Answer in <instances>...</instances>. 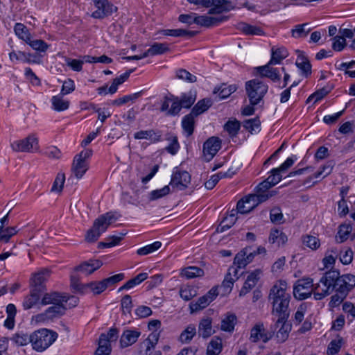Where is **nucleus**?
Wrapping results in <instances>:
<instances>
[{
    "label": "nucleus",
    "mask_w": 355,
    "mask_h": 355,
    "mask_svg": "<svg viewBox=\"0 0 355 355\" xmlns=\"http://www.w3.org/2000/svg\"><path fill=\"white\" fill-rule=\"evenodd\" d=\"M71 286L76 291L81 294L86 293V284H81L79 278L76 275L71 276Z\"/></svg>",
    "instance_id": "64"
},
{
    "label": "nucleus",
    "mask_w": 355,
    "mask_h": 355,
    "mask_svg": "<svg viewBox=\"0 0 355 355\" xmlns=\"http://www.w3.org/2000/svg\"><path fill=\"white\" fill-rule=\"evenodd\" d=\"M51 275V270L47 268H43L37 272L34 273L31 278V288L37 289L39 292L44 293L46 291L44 283L48 280Z\"/></svg>",
    "instance_id": "11"
},
{
    "label": "nucleus",
    "mask_w": 355,
    "mask_h": 355,
    "mask_svg": "<svg viewBox=\"0 0 355 355\" xmlns=\"http://www.w3.org/2000/svg\"><path fill=\"white\" fill-rule=\"evenodd\" d=\"M212 105V101L209 98H204L199 101L192 108L191 113L196 116L207 110Z\"/></svg>",
    "instance_id": "40"
},
{
    "label": "nucleus",
    "mask_w": 355,
    "mask_h": 355,
    "mask_svg": "<svg viewBox=\"0 0 355 355\" xmlns=\"http://www.w3.org/2000/svg\"><path fill=\"white\" fill-rule=\"evenodd\" d=\"M182 110L179 97L169 94L164 98L160 111L165 112L166 116H176Z\"/></svg>",
    "instance_id": "7"
},
{
    "label": "nucleus",
    "mask_w": 355,
    "mask_h": 355,
    "mask_svg": "<svg viewBox=\"0 0 355 355\" xmlns=\"http://www.w3.org/2000/svg\"><path fill=\"white\" fill-rule=\"evenodd\" d=\"M12 340L19 346H24L29 343L32 344L31 334L28 336L23 332L16 333L12 338Z\"/></svg>",
    "instance_id": "51"
},
{
    "label": "nucleus",
    "mask_w": 355,
    "mask_h": 355,
    "mask_svg": "<svg viewBox=\"0 0 355 355\" xmlns=\"http://www.w3.org/2000/svg\"><path fill=\"white\" fill-rule=\"evenodd\" d=\"M162 246V243L159 241H155L152 244L147 245L143 248L137 250V254L140 256H145L148 254L153 253L157 250Z\"/></svg>",
    "instance_id": "53"
},
{
    "label": "nucleus",
    "mask_w": 355,
    "mask_h": 355,
    "mask_svg": "<svg viewBox=\"0 0 355 355\" xmlns=\"http://www.w3.org/2000/svg\"><path fill=\"white\" fill-rule=\"evenodd\" d=\"M288 55L287 50L284 47H280L271 49V58L269 61V64H279L282 60L285 59Z\"/></svg>",
    "instance_id": "27"
},
{
    "label": "nucleus",
    "mask_w": 355,
    "mask_h": 355,
    "mask_svg": "<svg viewBox=\"0 0 355 355\" xmlns=\"http://www.w3.org/2000/svg\"><path fill=\"white\" fill-rule=\"evenodd\" d=\"M162 134L160 130L153 129L148 130H140L134 134L135 139H148L150 143L155 144L162 140Z\"/></svg>",
    "instance_id": "18"
},
{
    "label": "nucleus",
    "mask_w": 355,
    "mask_h": 355,
    "mask_svg": "<svg viewBox=\"0 0 355 355\" xmlns=\"http://www.w3.org/2000/svg\"><path fill=\"white\" fill-rule=\"evenodd\" d=\"M96 10L91 16L94 19H102L117 11V8L108 0H98L94 3Z\"/></svg>",
    "instance_id": "8"
},
{
    "label": "nucleus",
    "mask_w": 355,
    "mask_h": 355,
    "mask_svg": "<svg viewBox=\"0 0 355 355\" xmlns=\"http://www.w3.org/2000/svg\"><path fill=\"white\" fill-rule=\"evenodd\" d=\"M268 89V85L259 79H252L245 83L246 94L252 105H258L263 100Z\"/></svg>",
    "instance_id": "4"
},
{
    "label": "nucleus",
    "mask_w": 355,
    "mask_h": 355,
    "mask_svg": "<svg viewBox=\"0 0 355 355\" xmlns=\"http://www.w3.org/2000/svg\"><path fill=\"white\" fill-rule=\"evenodd\" d=\"M221 148V139L217 137L209 138L203 144V157L205 161L209 162Z\"/></svg>",
    "instance_id": "10"
},
{
    "label": "nucleus",
    "mask_w": 355,
    "mask_h": 355,
    "mask_svg": "<svg viewBox=\"0 0 355 355\" xmlns=\"http://www.w3.org/2000/svg\"><path fill=\"white\" fill-rule=\"evenodd\" d=\"M116 219L117 218L112 212H107L99 216L94 221L92 227L87 230L85 240L89 243L96 241L101 234L105 232Z\"/></svg>",
    "instance_id": "2"
},
{
    "label": "nucleus",
    "mask_w": 355,
    "mask_h": 355,
    "mask_svg": "<svg viewBox=\"0 0 355 355\" xmlns=\"http://www.w3.org/2000/svg\"><path fill=\"white\" fill-rule=\"evenodd\" d=\"M268 241L270 243H277L278 246H280L287 242L288 237L282 231L278 229H272L270 232Z\"/></svg>",
    "instance_id": "29"
},
{
    "label": "nucleus",
    "mask_w": 355,
    "mask_h": 355,
    "mask_svg": "<svg viewBox=\"0 0 355 355\" xmlns=\"http://www.w3.org/2000/svg\"><path fill=\"white\" fill-rule=\"evenodd\" d=\"M180 297L185 301H189L197 295V291L193 286H186L180 290Z\"/></svg>",
    "instance_id": "55"
},
{
    "label": "nucleus",
    "mask_w": 355,
    "mask_h": 355,
    "mask_svg": "<svg viewBox=\"0 0 355 355\" xmlns=\"http://www.w3.org/2000/svg\"><path fill=\"white\" fill-rule=\"evenodd\" d=\"M211 8L208 13L210 15L220 14L241 7H248V2L243 3H234L228 0H210Z\"/></svg>",
    "instance_id": "6"
},
{
    "label": "nucleus",
    "mask_w": 355,
    "mask_h": 355,
    "mask_svg": "<svg viewBox=\"0 0 355 355\" xmlns=\"http://www.w3.org/2000/svg\"><path fill=\"white\" fill-rule=\"evenodd\" d=\"M271 65L268 62L263 66L257 67L256 70L261 77L268 78L274 83L278 82L281 79V76L278 69L272 67Z\"/></svg>",
    "instance_id": "16"
},
{
    "label": "nucleus",
    "mask_w": 355,
    "mask_h": 355,
    "mask_svg": "<svg viewBox=\"0 0 355 355\" xmlns=\"http://www.w3.org/2000/svg\"><path fill=\"white\" fill-rule=\"evenodd\" d=\"M182 276L185 277L187 279H192L204 275V270L197 266H189L184 268L182 273Z\"/></svg>",
    "instance_id": "44"
},
{
    "label": "nucleus",
    "mask_w": 355,
    "mask_h": 355,
    "mask_svg": "<svg viewBox=\"0 0 355 355\" xmlns=\"http://www.w3.org/2000/svg\"><path fill=\"white\" fill-rule=\"evenodd\" d=\"M148 278V274L146 272H142L138 274L136 277L134 278L130 279L125 284H123L122 286H121L118 292H121L123 290H128L130 288H133L136 285L139 284L144 280H146Z\"/></svg>",
    "instance_id": "37"
},
{
    "label": "nucleus",
    "mask_w": 355,
    "mask_h": 355,
    "mask_svg": "<svg viewBox=\"0 0 355 355\" xmlns=\"http://www.w3.org/2000/svg\"><path fill=\"white\" fill-rule=\"evenodd\" d=\"M121 305L123 313L124 315L130 314L132 307V297L129 295H125L121 300Z\"/></svg>",
    "instance_id": "63"
},
{
    "label": "nucleus",
    "mask_w": 355,
    "mask_h": 355,
    "mask_svg": "<svg viewBox=\"0 0 355 355\" xmlns=\"http://www.w3.org/2000/svg\"><path fill=\"white\" fill-rule=\"evenodd\" d=\"M352 230V227L351 225L348 224H342L339 227V230L338 232V234L336 236V239L338 243H343L345 241H346L348 237L349 234H350L351 231Z\"/></svg>",
    "instance_id": "47"
},
{
    "label": "nucleus",
    "mask_w": 355,
    "mask_h": 355,
    "mask_svg": "<svg viewBox=\"0 0 355 355\" xmlns=\"http://www.w3.org/2000/svg\"><path fill=\"white\" fill-rule=\"evenodd\" d=\"M196 99V92L189 91L187 93H182L179 97L182 108H190Z\"/></svg>",
    "instance_id": "35"
},
{
    "label": "nucleus",
    "mask_w": 355,
    "mask_h": 355,
    "mask_svg": "<svg viewBox=\"0 0 355 355\" xmlns=\"http://www.w3.org/2000/svg\"><path fill=\"white\" fill-rule=\"evenodd\" d=\"M190 182L191 175L187 171L177 169L173 171L169 184L172 188L182 191L188 187V184Z\"/></svg>",
    "instance_id": "9"
},
{
    "label": "nucleus",
    "mask_w": 355,
    "mask_h": 355,
    "mask_svg": "<svg viewBox=\"0 0 355 355\" xmlns=\"http://www.w3.org/2000/svg\"><path fill=\"white\" fill-rule=\"evenodd\" d=\"M63 293L53 292L50 293H45L41 300L42 305H46L49 304H55L60 302H63Z\"/></svg>",
    "instance_id": "32"
},
{
    "label": "nucleus",
    "mask_w": 355,
    "mask_h": 355,
    "mask_svg": "<svg viewBox=\"0 0 355 355\" xmlns=\"http://www.w3.org/2000/svg\"><path fill=\"white\" fill-rule=\"evenodd\" d=\"M34 50L40 52H45L49 47V45L42 40H32L31 37H30V41L26 42Z\"/></svg>",
    "instance_id": "61"
},
{
    "label": "nucleus",
    "mask_w": 355,
    "mask_h": 355,
    "mask_svg": "<svg viewBox=\"0 0 355 355\" xmlns=\"http://www.w3.org/2000/svg\"><path fill=\"white\" fill-rule=\"evenodd\" d=\"M125 234L126 232H121L119 235L109 236L106 239V241L99 242L98 243V248L101 249L115 246L120 243Z\"/></svg>",
    "instance_id": "34"
},
{
    "label": "nucleus",
    "mask_w": 355,
    "mask_h": 355,
    "mask_svg": "<svg viewBox=\"0 0 355 355\" xmlns=\"http://www.w3.org/2000/svg\"><path fill=\"white\" fill-rule=\"evenodd\" d=\"M309 26V24L305 23L302 24H299L295 26L291 31L292 36L294 37H304L307 35V34L311 31V28H308L305 29V27Z\"/></svg>",
    "instance_id": "56"
},
{
    "label": "nucleus",
    "mask_w": 355,
    "mask_h": 355,
    "mask_svg": "<svg viewBox=\"0 0 355 355\" xmlns=\"http://www.w3.org/2000/svg\"><path fill=\"white\" fill-rule=\"evenodd\" d=\"M286 282L280 281L278 284H275L271 288L268 296L272 305V314L279 318V321L288 320L290 316L288 306L291 295L286 293Z\"/></svg>",
    "instance_id": "1"
},
{
    "label": "nucleus",
    "mask_w": 355,
    "mask_h": 355,
    "mask_svg": "<svg viewBox=\"0 0 355 355\" xmlns=\"http://www.w3.org/2000/svg\"><path fill=\"white\" fill-rule=\"evenodd\" d=\"M67 307L63 302H60L49 307L45 311V315L48 318H53L63 315L65 313Z\"/></svg>",
    "instance_id": "30"
},
{
    "label": "nucleus",
    "mask_w": 355,
    "mask_h": 355,
    "mask_svg": "<svg viewBox=\"0 0 355 355\" xmlns=\"http://www.w3.org/2000/svg\"><path fill=\"white\" fill-rule=\"evenodd\" d=\"M52 107L58 112L66 110L69 107V101L63 98V95L53 96L51 98Z\"/></svg>",
    "instance_id": "33"
},
{
    "label": "nucleus",
    "mask_w": 355,
    "mask_h": 355,
    "mask_svg": "<svg viewBox=\"0 0 355 355\" xmlns=\"http://www.w3.org/2000/svg\"><path fill=\"white\" fill-rule=\"evenodd\" d=\"M210 304V300L205 295H203L198 299L196 302H191L189 304V309L191 313L197 312L206 308Z\"/></svg>",
    "instance_id": "42"
},
{
    "label": "nucleus",
    "mask_w": 355,
    "mask_h": 355,
    "mask_svg": "<svg viewBox=\"0 0 355 355\" xmlns=\"http://www.w3.org/2000/svg\"><path fill=\"white\" fill-rule=\"evenodd\" d=\"M222 348L221 339L218 337H214L207 346V355H218L221 352Z\"/></svg>",
    "instance_id": "39"
},
{
    "label": "nucleus",
    "mask_w": 355,
    "mask_h": 355,
    "mask_svg": "<svg viewBox=\"0 0 355 355\" xmlns=\"http://www.w3.org/2000/svg\"><path fill=\"white\" fill-rule=\"evenodd\" d=\"M107 288L104 282H92L86 284V293L88 290H90L95 295L101 294Z\"/></svg>",
    "instance_id": "50"
},
{
    "label": "nucleus",
    "mask_w": 355,
    "mask_h": 355,
    "mask_svg": "<svg viewBox=\"0 0 355 355\" xmlns=\"http://www.w3.org/2000/svg\"><path fill=\"white\" fill-rule=\"evenodd\" d=\"M88 170V163L85 160L80 159V158L74 157L71 171L74 175L78 178H81L86 171Z\"/></svg>",
    "instance_id": "23"
},
{
    "label": "nucleus",
    "mask_w": 355,
    "mask_h": 355,
    "mask_svg": "<svg viewBox=\"0 0 355 355\" xmlns=\"http://www.w3.org/2000/svg\"><path fill=\"white\" fill-rule=\"evenodd\" d=\"M333 290H335L336 293L338 294L346 297L349 292L352 291V288H351L344 282L338 280V282L334 285Z\"/></svg>",
    "instance_id": "59"
},
{
    "label": "nucleus",
    "mask_w": 355,
    "mask_h": 355,
    "mask_svg": "<svg viewBox=\"0 0 355 355\" xmlns=\"http://www.w3.org/2000/svg\"><path fill=\"white\" fill-rule=\"evenodd\" d=\"M169 51L168 46L166 43H154L146 51L144 52V56H153L156 55L163 54Z\"/></svg>",
    "instance_id": "31"
},
{
    "label": "nucleus",
    "mask_w": 355,
    "mask_h": 355,
    "mask_svg": "<svg viewBox=\"0 0 355 355\" xmlns=\"http://www.w3.org/2000/svg\"><path fill=\"white\" fill-rule=\"evenodd\" d=\"M141 336V331L137 329H127L123 331L120 338V346L125 348L135 343Z\"/></svg>",
    "instance_id": "14"
},
{
    "label": "nucleus",
    "mask_w": 355,
    "mask_h": 355,
    "mask_svg": "<svg viewBox=\"0 0 355 355\" xmlns=\"http://www.w3.org/2000/svg\"><path fill=\"white\" fill-rule=\"evenodd\" d=\"M237 89V87L235 85H227L226 84H222L218 88H215L214 90V94H218L220 99H224L230 96Z\"/></svg>",
    "instance_id": "38"
},
{
    "label": "nucleus",
    "mask_w": 355,
    "mask_h": 355,
    "mask_svg": "<svg viewBox=\"0 0 355 355\" xmlns=\"http://www.w3.org/2000/svg\"><path fill=\"white\" fill-rule=\"evenodd\" d=\"M42 294L43 293L39 292L37 289L31 288L30 293L24 299L22 303L24 309H30L37 304L40 302Z\"/></svg>",
    "instance_id": "20"
},
{
    "label": "nucleus",
    "mask_w": 355,
    "mask_h": 355,
    "mask_svg": "<svg viewBox=\"0 0 355 355\" xmlns=\"http://www.w3.org/2000/svg\"><path fill=\"white\" fill-rule=\"evenodd\" d=\"M163 35L173 37H193L197 35V31H187L184 29H165L162 31Z\"/></svg>",
    "instance_id": "36"
},
{
    "label": "nucleus",
    "mask_w": 355,
    "mask_h": 355,
    "mask_svg": "<svg viewBox=\"0 0 355 355\" xmlns=\"http://www.w3.org/2000/svg\"><path fill=\"white\" fill-rule=\"evenodd\" d=\"M102 265V261L98 259H89L76 266L75 270L80 271L85 275H89L100 268Z\"/></svg>",
    "instance_id": "17"
},
{
    "label": "nucleus",
    "mask_w": 355,
    "mask_h": 355,
    "mask_svg": "<svg viewBox=\"0 0 355 355\" xmlns=\"http://www.w3.org/2000/svg\"><path fill=\"white\" fill-rule=\"evenodd\" d=\"M261 272L259 270H255L248 275L243 286L241 288L239 296H244L248 293L257 284L259 280V275Z\"/></svg>",
    "instance_id": "19"
},
{
    "label": "nucleus",
    "mask_w": 355,
    "mask_h": 355,
    "mask_svg": "<svg viewBox=\"0 0 355 355\" xmlns=\"http://www.w3.org/2000/svg\"><path fill=\"white\" fill-rule=\"evenodd\" d=\"M227 19V17H208L206 15L195 16L193 17V23L205 27H211L212 26L218 25Z\"/></svg>",
    "instance_id": "15"
},
{
    "label": "nucleus",
    "mask_w": 355,
    "mask_h": 355,
    "mask_svg": "<svg viewBox=\"0 0 355 355\" xmlns=\"http://www.w3.org/2000/svg\"><path fill=\"white\" fill-rule=\"evenodd\" d=\"M338 280H341V276H340L339 271L336 270L327 272L322 277V282L327 283V281H329L334 285L336 284Z\"/></svg>",
    "instance_id": "57"
},
{
    "label": "nucleus",
    "mask_w": 355,
    "mask_h": 355,
    "mask_svg": "<svg viewBox=\"0 0 355 355\" xmlns=\"http://www.w3.org/2000/svg\"><path fill=\"white\" fill-rule=\"evenodd\" d=\"M236 28L245 35H263L265 34L261 27L252 26L245 22H239L236 25Z\"/></svg>",
    "instance_id": "21"
},
{
    "label": "nucleus",
    "mask_w": 355,
    "mask_h": 355,
    "mask_svg": "<svg viewBox=\"0 0 355 355\" xmlns=\"http://www.w3.org/2000/svg\"><path fill=\"white\" fill-rule=\"evenodd\" d=\"M32 347L37 352H43L57 339L58 334L47 329H40L31 334Z\"/></svg>",
    "instance_id": "3"
},
{
    "label": "nucleus",
    "mask_w": 355,
    "mask_h": 355,
    "mask_svg": "<svg viewBox=\"0 0 355 355\" xmlns=\"http://www.w3.org/2000/svg\"><path fill=\"white\" fill-rule=\"evenodd\" d=\"M257 206V203H255V201H252V199H251V195H250L249 196L245 197L238 201L236 209L239 213L247 214Z\"/></svg>",
    "instance_id": "24"
},
{
    "label": "nucleus",
    "mask_w": 355,
    "mask_h": 355,
    "mask_svg": "<svg viewBox=\"0 0 355 355\" xmlns=\"http://www.w3.org/2000/svg\"><path fill=\"white\" fill-rule=\"evenodd\" d=\"M18 232L16 227H9L5 228L3 225H0V241L8 243L10 239Z\"/></svg>",
    "instance_id": "46"
},
{
    "label": "nucleus",
    "mask_w": 355,
    "mask_h": 355,
    "mask_svg": "<svg viewBox=\"0 0 355 355\" xmlns=\"http://www.w3.org/2000/svg\"><path fill=\"white\" fill-rule=\"evenodd\" d=\"M264 327L263 324H256L252 329L250 333V339L252 342H257L262 340L264 343L269 340L271 336H268L264 334Z\"/></svg>",
    "instance_id": "26"
},
{
    "label": "nucleus",
    "mask_w": 355,
    "mask_h": 355,
    "mask_svg": "<svg viewBox=\"0 0 355 355\" xmlns=\"http://www.w3.org/2000/svg\"><path fill=\"white\" fill-rule=\"evenodd\" d=\"M212 321L209 318H202L198 325V334L200 336L207 338L214 334L212 330Z\"/></svg>",
    "instance_id": "25"
},
{
    "label": "nucleus",
    "mask_w": 355,
    "mask_h": 355,
    "mask_svg": "<svg viewBox=\"0 0 355 355\" xmlns=\"http://www.w3.org/2000/svg\"><path fill=\"white\" fill-rule=\"evenodd\" d=\"M104 336H100L98 347L95 352V355H110L112 351L111 345L107 340L103 338Z\"/></svg>",
    "instance_id": "45"
},
{
    "label": "nucleus",
    "mask_w": 355,
    "mask_h": 355,
    "mask_svg": "<svg viewBox=\"0 0 355 355\" xmlns=\"http://www.w3.org/2000/svg\"><path fill=\"white\" fill-rule=\"evenodd\" d=\"M14 31L15 34L22 40L26 42L27 41H30L31 35L27 27L24 24L21 23H17L14 27Z\"/></svg>",
    "instance_id": "48"
},
{
    "label": "nucleus",
    "mask_w": 355,
    "mask_h": 355,
    "mask_svg": "<svg viewBox=\"0 0 355 355\" xmlns=\"http://www.w3.org/2000/svg\"><path fill=\"white\" fill-rule=\"evenodd\" d=\"M291 327L288 320L279 321V318L277 319L274 325V331L277 332L276 336L279 343H283L288 338Z\"/></svg>",
    "instance_id": "13"
},
{
    "label": "nucleus",
    "mask_w": 355,
    "mask_h": 355,
    "mask_svg": "<svg viewBox=\"0 0 355 355\" xmlns=\"http://www.w3.org/2000/svg\"><path fill=\"white\" fill-rule=\"evenodd\" d=\"M196 116L192 113H189L187 114L182 118V128L184 131L187 134V137H189L191 136L194 132L195 129V120L194 117Z\"/></svg>",
    "instance_id": "28"
},
{
    "label": "nucleus",
    "mask_w": 355,
    "mask_h": 355,
    "mask_svg": "<svg viewBox=\"0 0 355 355\" xmlns=\"http://www.w3.org/2000/svg\"><path fill=\"white\" fill-rule=\"evenodd\" d=\"M295 65L301 71V75L305 78L311 74V64L309 59L302 53L298 55Z\"/></svg>",
    "instance_id": "22"
},
{
    "label": "nucleus",
    "mask_w": 355,
    "mask_h": 355,
    "mask_svg": "<svg viewBox=\"0 0 355 355\" xmlns=\"http://www.w3.org/2000/svg\"><path fill=\"white\" fill-rule=\"evenodd\" d=\"M170 192L169 186H164L163 188L160 189H157L152 191L149 194V200L153 201L157 199H159L166 195H168Z\"/></svg>",
    "instance_id": "60"
},
{
    "label": "nucleus",
    "mask_w": 355,
    "mask_h": 355,
    "mask_svg": "<svg viewBox=\"0 0 355 355\" xmlns=\"http://www.w3.org/2000/svg\"><path fill=\"white\" fill-rule=\"evenodd\" d=\"M11 146L16 152H31L38 148V141L34 135H29L24 139L14 141Z\"/></svg>",
    "instance_id": "12"
},
{
    "label": "nucleus",
    "mask_w": 355,
    "mask_h": 355,
    "mask_svg": "<svg viewBox=\"0 0 355 355\" xmlns=\"http://www.w3.org/2000/svg\"><path fill=\"white\" fill-rule=\"evenodd\" d=\"M236 316L233 313H228L221 321V329L225 331L231 332L234 330L236 323Z\"/></svg>",
    "instance_id": "41"
},
{
    "label": "nucleus",
    "mask_w": 355,
    "mask_h": 355,
    "mask_svg": "<svg viewBox=\"0 0 355 355\" xmlns=\"http://www.w3.org/2000/svg\"><path fill=\"white\" fill-rule=\"evenodd\" d=\"M236 218L232 216H226L220 223L217 228V232H223L229 230L236 222Z\"/></svg>",
    "instance_id": "62"
},
{
    "label": "nucleus",
    "mask_w": 355,
    "mask_h": 355,
    "mask_svg": "<svg viewBox=\"0 0 355 355\" xmlns=\"http://www.w3.org/2000/svg\"><path fill=\"white\" fill-rule=\"evenodd\" d=\"M248 248H245L241 250L234 257V264L236 265L239 268H243L247 266L246 255L248 254Z\"/></svg>",
    "instance_id": "54"
},
{
    "label": "nucleus",
    "mask_w": 355,
    "mask_h": 355,
    "mask_svg": "<svg viewBox=\"0 0 355 355\" xmlns=\"http://www.w3.org/2000/svg\"><path fill=\"white\" fill-rule=\"evenodd\" d=\"M343 343V338H339L337 340H333L330 342L327 348V354L328 355H335L338 353L340 351L342 344Z\"/></svg>",
    "instance_id": "58"
},
{
    "label": "nucleus",
    "mask_w": 355,
    "mask_h": 355,
    "mask_svg": "<svg viewBox=\"0 0 355 355\" xmlns=\"http://www.w3.org/2000/svg\"><path fill=\"white\" fill-rule=\"evenodd\" d=\"M196 334V327L193 324H189L180 334V341L188 343Z\"/></svg>",
    "instance_id": "49"
},
{
    "label": "nucleus",
    "mask_w": 355,
    "mask_h": 355,
    "mask_svg": "<svg viewBox=\"0 0 355 355\" xmlns=\"http://www.w3.org/2000/svg\"><path fill=\"white\" fill-rule=\"evenodd\" d=\"M320 286L317 284L314 287L311 278L298 279L293 287V295L299 300H305L311 295L313 289L317 290Z\"/></svg>",
    "instance_id": "5"
},
{
    "label": "nucleus",
    "mask_w": 355,
    "mask_h": 355,
    "mask_svg": "<svg viewBox=\"0 0 355 355\" xmlns=\"http://www.w3.org/2000/svg\"><path fill=\"white\" fill-rule=\"evenodd\" d=\"M260 125L261 121L258 116L244 120L243 122V128L251 134H252L257 129L259 128Z\"/></svg>",
    "instance_id": "52"
},
{
    "label": "nucleus",
    "mask_w": 355,
    "mask_h": 355,
    "mask_svg": "<svg viewBox=\"0 0 355 355\" xmlns=\"http://www.w3.org/2000/svg\"><path fill=\"white\" fill-rule=\"evenodd\" d=\"M241 123L236 119L234 120H228L224 125V129L226 130L231 137H236L240 130Z\"/></svg>",
    "instance_id": "43"
}]
</instances>
